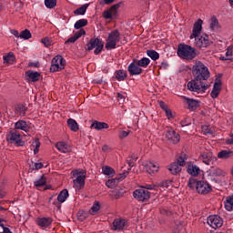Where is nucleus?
<instances>
[{
	"mask_svg": "<svg viewBox=\"0 0 233 233\" xmlns=\"http://www.w3.org/2000/svg\"><path fill=\"white\" fill-rule=\"evenodd\" d=\"M201 30H203V20L198 19L193 25L190 39H195V45L198 48H207V46H209L210 45V40L207 34H202L199 36Z\"/></svg>",
	"mask_w": 233,
	"mask_h": 233,
	"instance_id": "nucleus-1",
	"label": "nucleus"
},
{
	"mask_svg": "<svg viewBox=\"0 0 233 233\" xmlns=\"http://www.w3.org/2000/svg\"><path fill=\"white\" fill-rule=\"evenodd\" d=\"M193 77L201 79L202 81H208L210 79V70L203 62L196 60L191 68Z\"/></svg>",
	"mask_w": 233,
	"mask_h": 233,
	"instance_id": "nucleus-2",
	"label": "nucleus"
},
{
	"mask_svg": "<svg viewBox=\"0 0 233 233\" xmlns=\"http://www.w3.org/2000/svg\"><path fill=\"white\" fill-rule=\"evenodd\" d=\"M177 54L180 59H185L186 61H192V59L198 57V50L187 44L178 45Z\"/></svg>",
	"mask_w": 233,
	"mask_h": 233,
	"instance_id": "nucleus-3",
	"label": "nucleus"
},
{
	"mask_svg": "<svg viewBox=\"0 0 233 233\" xmlns=\"http://www.w3.org/2000/svg\"><path fill=\"white\" fill-rule=\"evenodd\" d=\"M200 78L194 77L187 83V90L196 94H205L208 90V85Z\"/></svg>",
	"mask_w": 233,
	"mask_h": 233,
	"instance_id": "nucleus-4",
	"label": "nucleus"
},
{
	"mask_svg": "<svg viewBox=\"0 0 233 233\" xmlns=\"http://www.w3.org/2000/svg\"><path fill=\"white\" fill-rule=\"evenodd\" d=\"M73 176H76V179L73 180V187L76 190H81L85 187V181L86 179V171L83 169H76L73 171Z\"/></svg>",
	"mask_w": 233,
	"mask_h": 233,
	"instance_id": "nucleus-5",
	"label": "nucleus"
},
{
	"mask_svg": "<svg viewBox=\"0 0 233 233\" xmlns=\"http://www.w3.org/2000/svg\"><path fill=\"white\" fill-rule=\"evenodd\" d=\"M121 41V34L118 30H113L108 34L106 48V50H114L117 46V43Z\"/></svg>",
	"mask_w": 233,
	"mask_h": 233,
	"instance_id": "nucleus-6",
	"label": "nucleus"
},
{
	"mask_svg": "<svg viewBox=\"0 0 233 233\" xmlns=\"http://www.w3.org/2000/svg\"><path fill=\"white\" fill-rule=\"evenodd\" d=\"M66 65V60L58 55L52 59L50 70L51 72H61V70H65Z\"/></svg>",
	"mask_w": 233,
	"mask_h": 233,
	"instance_id": "nucleus-7",
	"label": "nucleus"
},
{
	"mask_svg": "<svg viewBox=\"0 0 233 233\" xmlns=\"http://www.w3.org/2000/svg\"><path fill=\"white\" fill-rule=\"evenodd\" d=\"M86 46H87V50L89 51L94 50L95 48L94 53L96 54V56H97L98 54H101L105 45L103 44V41H101L99 38H93L89 41Z\"/></svg>",
	"mask_w": 233,
	"mask_h": 233,
	"instance_id": "nucleus-8",
	"label": "nucleus"
},
{
	"mask_svg": "<svg viewBox=\"0 0 233 233\" xmlns=\"http://www.w3.org/2000/svg\"><path fill=\"white\" fill-rule=\"evenodd\" d=\"M197 192L204 196L210 194V192H212V186L205 180H198Z\"/></svg>",
	"mask_w": 233,
	"mask_h": 233,
	"instance_id": "nucleus-9",
	"label": "nucleus"
},
{
	"mask_svg": "<svg viewBox=\"0 0 233 233\" xmlns=\"http://www.w3.org/2000/svg\"><path fill=\"white\" fill-rule=\"evenodd\" d=\"M165 137L167 141H168V143H171L172 145H177V143L181 141V137L173 128H168L167 130H166Z\"/></svg>",
	"mask_w": 233,
	"mask_h": 233,
	"instance_id": "nucleus-10",
	"label": "nucleus"
},
{
	"mask_svg": "<svg viewBox=\"0 0 233 233\" xmlns=\"http://www.w3.org/2000/svg\"><path fill=\"white\" fill-rule=\"evenodd\" d=\"M208 225L211 227V228H214L215 230L217 228H221L223 227V218L218 215H211L207 219Z\"/></svg>",
	"mask_w": 233,
	"mask_h": 233,
	"instance_id": "nucleus-11",
	"label": "nucleus"
},
{
	"mask_svg": "<svg viewBox=\"0 0 233 233\" xmlns=\"http://www.w3.org/2000/svg\"><path fill=\"white\" fill-rule=\"evenodd\" d=\"M133 197L135 199H137V201L145 202L150 199V193L145 188H139L133 192Z\"/></svg>",
	"mask_w": 233,
	"mask_h": 233,
	"instance_id": "nucleus-12",
	"label": "nucleus"
},
{
	"mask_svg": "<svg viewBox=\"0 0 233 233\" xmlns=\"http://www.w3.org/2000/svg\"><path fill=\"white\" fill-rule=\"evenodd\" d=\"M6 141L8 143H15V145L22 146L21 134L17 131H10L6 136Z\"/></svg>",
	"mask_w": 233,
	"mask_h": 233,
	"instance_id": "nucleus-13",
	"label": "nucleus"
},
{
	"mask_svg": "<svg viewBox=\"0 0 233 233\" xmlns=\"http://www.w3.org/2000/svg\"><path fill=\"white\" fill-rule=\"evenodd\" d=\"M127 72H129L131 76H141V74H143V68H141L134 59L127 66Z\"/></svg>",
	"mask_w": 233,
	"mask_h": 233,
	"instance_id": "nucleus-14",
	"label": "nucleus"
},
{
	"mask_svg": "<svg viewBox=\"0 0 233 233\" xmlns=\"http://www.w3.org/2000/svg\"><path fill=\"white\" fill-rule=\"evenodd\" d=\"M119 9V4L114 5L108 10L103 12L104 19H113L117 15V10Z\"/></svg>",
	"mask_w": 233,
	"mask_h": 233,
	"instance_id": "nucleus-15",
	"label": "nucleus"
},
{
	"mask_svg": "<svg viewBox=\"0 0 233 233\" xmlns=\"http://www.w3.org/2000/svg\"><path fill=\"white\" fill-rule=\"evenodd\" d=\"M221 86H222L221 78L217 77L213 85V89L210 93L212 99H216L218 96H219V94L221 93Z\"/></svg>",
	"mask_w": 233,
	"mask_h": 233,
	"instance_id": "nucleus-16",
	"label": "nucleus"
},
{
	"mask_svg": "<svg viewBox=\"0 0 233 233\" xmlns=\"http://www.w3.org/2000/svg\"><path fill=\"white\" fill-rule=\"evenodd\" d=\"M125 227H127V220L123 218H116L113 221V226L111 228V230H116L117 232H121V230L125 229Z\"/></svg>",
	"mask_w": 233,
	"mask_h": 233,
	"instance_id": "nucleus-17",
	"label": "nucleus"
},
{
	"mask_svg": "<svg viewBox=\"0 0 233 233\" xmlns=\"http://www.w3.org/2000/svg\"><path fill=\"white\" fill-rule=\"evenodd\" d=\"M56 148L58 150V152H61L62 154H68L72 152V147L68 145V143L65 141H59L56 144Z\"/></svg>",
	"mask_w": 233,
	"mask_h": 233,
	"instance_id": "nucleus-18",
	"label": "nucleus"
},
{
	"mask_svg": "<svg viewBox=\"0 0 233 233\" xmlns=\"http://www.w3.org/2000/svg\"><path fill=\"white\" fill-rule=\"evenodd\" d=\"M39 77H41V74L39 72L28 70L25 72V81L28 83H35V81H39Z\"/></svg>",
	"mask_w": 233,
	"mask_h": 233,
	"instance_id": "nucleus-19",
	"label": "nucleus"
},
{
	"mask_svg": "<svg viewBox=\"0 0 233 233\" xmlns=\"http://www.w3.org/2000/svg\"><path fill=\"white\" fill-rule=\"evenodd\" d=\"M36 225L41 228H48L50 225H52V218H38L35 220Z\"/></svg>",
	"mask_w": 233,
	"mask_h": 233,
	"instance_id": "nucleus-20",
	"label": "nucleus"
},
{
	"mask_svg": "<svg viewBox=\"0 0 233 233\" xmlns=\"http://www.w3.org/2000/svg\"><path fill=\"white\" fill-rule=\"evenodd\" d=\"M181 99L187 103L189 110H196L199 106V102L196 99L188 98L185 96H182Z\"/></svg>",
	"mask_w": 233,
	"mask_h": 233,
	"instance_id": "nucleus-21",
	"label": "nucleus"
},
{
	"mask_svg": "<svg viewBox=\"0 0 233 233\" xmlns=\"http://www.w3.org/2000/svg\"><path fill=\"white\" fill-rule=\"evenodd\" d=\"M144 167L147 174H156V172L159 171V164H156L154 162H147Z\"/></svg>",
	"mask_w": 233,
	"mask_h": 233,
	"instance_id": "nucleus-22",
	"label": "nucleus"
},
{
	"mask_svg": "<svg viewBox=\"0 0 233 233\" xmlns=\"http://www.w3.org/2000/svg\"><path fill=\"white\" fill-rule=\"evenodd\" d=\"M187 173L193 177H198L199 174H201V168L199 167L190 163L187 166Z\"/></svg>",
	"mask_w": 233,
	"mask_h": 233,
	"instance_id": "nucleus-23",
	"label": "nucleus"
},
{
	"mask_svg": "<svg viewBox=\"0 0 233 233\" xmlns=\"http://www.w3.org/2000/svg\"><path fill=\"white\" fill-rule=\"evenodd\" d=\"M209 28L212 32H218L221 28V25H219V20H218V17L216 15L211 16L209 20Z\"/></svg>",
	"mask_w": 233,
	"mask_h": 233,
	"instance_id": "nucleus-24",
	"label": "nucleus"
},
{
	"mask_svg": "<svg viewBox=\"0 0 233 233\" xmlns=\"http://www.w3.org/2000/svg\"><path fill=\"white\" fill-rule=\"evenodd\" d=\"M199 159L202 163L208 166L212 161V153L209 151L202 152L199 156Z\"/></svg>",
	"mask_w": 233,
	"mask_h": 233,
	"instance_id": "nucleus-25",
	"label": "nucleus"
},
{
	"mask_svg": "<svg viewBox=\"0 0 233 233\" xmlns=\"http://www.w3.org/2000/svg\"><path fill=\"white\" fill-rule=\"evenodd\" d=\"M15 130H23L24 132H28L30 130V126L26 124V121L25 120H18L15 124Z\"/></svg>",
	"mask_w": 233,
	"mask_h": 233,
	"instance_id": "nucleus-26",
	"label": "nucleus"
},
{
	"mask_svg": "<svg viewBox=\"0 0 233 233\" xmlns=\"http://www.w3.org/2000/svg\"><path fill=\"white\" fill-rule=\"evenodd\" d=\"M91 128H95V130H105L108 128V124L105 122L95 121L91 124Z\"/></svg>",
	"mask_w": 233,
	"mask_h": 233,
	"instance_id": "nucleus-27",
	"label": "nucleus"
},
{
	"mask_svg": "<svg viewBox=\"0 0 233 233\" xmlns=\"http://www.w3.org/2000/svg\"><path fill=\"white\" fill-rule=\"evenodd\" d=\"M102 174H104V176H108L109 177H114V176H116V170L110 167V166H103Z\"/></svg>",
	"mask_w": 233,
	"mask_h": 233,
	"instance_id": "nucleus-28",
	"label": "nucleus"
},
{
	"mask_svg": "<svg viewBox=\"0 0 233 233\" xmlns=\"http://www.w3.org/2000/svg\"><path fill=\"white\" fill-rule=\"evenodd\" d=\"M4 59V65H14V61H15V56H14V53L10 52L7 55H5L3 56Z\"/></svg>",
	"mask_w": 233,
	"mask_h": 233,
	"instance_id": "nucleus-29",
	"label": "nucleus"
},
{
	"mask_svg": "<svg viewBox=\"0 0 233 233\" xmlns=\"http://www.w3.org/2000/svg\"><path fill=\"white\" fill-rule=\"evenodd\" d=\"M67 126L72 132H77L79 130V124L74 118L67 119Z\"/></svg>",
	"mask_w": 233,
	"mask_h": 233,
	"instance_id": "nucleus-30",
	"label": "nucleus"
},
{
	"mask_svg": "<svg viewBox=\"0 0 233 233\" xmlns=\"http://www.w3.org/2000/svg\"><path fill=\"white\" fill-rule=\"evenodd\" d=\"M211 176H213V177H225V176H227V171L219 168V167H217L215 169H213L211 172H210Z\"/></svg>",
	"mask_w": 233,
	"mask_h": 233,
	"instance_id": "nucleus-31",
	"label": "nucleus"
},
{
	"mask_svg": "<svg viewBox=\"0 0 233 233\" xmlns=\"http://www.w3.org/2000/svg\"><path fill=\"white\" fill-rule=\"evenodd\" d=\"M233 151L232 150H222L218 153V159H228V157H232Z\"/></svg>",
	"mask_w": 233,
	"mask_h": 233,
	"instance_id": "nucleus-32",
	"label": "nucleus"
},
{
	"mask_svg": "<svg viewBox=\"0 0 233 233\" xmlns=\"http://www.w3.org/2000/svg\"><path fill=\"white\" fill-rule=\"evenodd\" d=\"M68 189H63L57 196V201L59 203H65L68 199Z\"/></svg>",
	"mask_w": 233,
	"mask_h": 233,
	"instance_id": "nucleus-33",
	"label": "nucleus"
},
{
	"mask_svg": "<svg viewBox=\"0 0 233 233\" xmlns=\"http://www.w3.org/2000/svg\"><path fill=\"white\" fill-rule=\"evenodd\" d=\"M168 170L172 174H179L181 171V166L177 165V162H173L171 165L168 166Z\"/></svg>",
	"mask_w": 233,
	"mask_h": 233,
	"instance_id": "nucleus-34",
	"label": "nucleus"
},
{
	"mask_svg": "<svg viewBox=\"0 0 233 233\" xmlns=\"http://www.w3.org/2000/svg\"><path fill=\"white\" fill-rule=\"evenodd\" d=\"M136 60V59H135ZM140 68H147L150 65V59L148 57H143L140 60H136Z\"/></svg>",
	"mask_w": 233,
	"mask_h": 233,
	"instance_id": "nucleus-35",
	"label": "nucleus"
},
{
	"mask_svg": "<svg viewBox=\"0 0 233 233\" xmlns=\"http://www.w3.org/2000/svg\"><path fill=\"white\" fill-rule=\"evenodd\" d=\"M100 209H101V205L99 204L98 201H95L89 210V214H91V216H96Z\"/></svg>",
	"mask_w": 233,
	"mask_h": 233,
	"instance_id": "nucleus-36",
	"label": "nucleus"
},
{
	"mask_svg": "<svg viewBox=\"0 0 233 233\" xmlns=\"http://www.w3.org/2000/svg\"><path fill=\"white\" fill-rule=\"evenodd\" d=\"M187 159H188V155H187L186 153H181L177 158V164L179 167H185V163Z\"/></svg>",
	"mask_w": 233,
	"mask_h": 233,
	"instance_id": "nucleus-37",
	"label": "nucleus"
},
{
	"mask_svg": "<svg viewBox=\"0 0 233 233\" xmlns=\"http://www.w3.org/2000/svg\"><path fill=\"white\" fill-rule=\"evenodd\" d=\"M225 208L228 212H232L233 210V196L228 197L225 201Z\"/></svg>",
	"mask_w": 233,
	"mask_h": 233,
	"instance_id": "nucleus-38",
	"label": "nucleus"
},
{
	"mask_svg": "<svg viewBox=\"0 0 233 233\" xmlns=\"http://www.w3.org/2000/svg\"><path fill=\"white\" fill-rule=\"evenodd\" d=\"M41 142H39V138H35L31 145V149L34 151V154H37V152H39Z\"/></svg>",
	"mask_w": 233,
	"mask_h": 233,
	"instance_id": "nucleus-39",
	"label": "nucleus"
},
{
	"mask_svg": "<svg viewBox=\"0 0 233 233\" xmlns=\"http://www.w3.org/2000/svg\"><path fill=\"white\" fill-rule=\"evenodd\" d=\"M147 56H148V57H150V59L153 61H157V59H159V53L155 50H147Z\"/></svg>",
	"mask_w": 233,
	"mask_h": 233,
	"instance_id": "nucleus-40",
	"label": "nucleus"
},
{
	"mask_svg": "<svg viewBox=\"0 0 233 233\" xmlns=\"http://www.w3.org/2000/svg\"><path fill=\"white\" fill-rule=\"evenodd\" d=\"M86 25H88V20L80 19V20L76 22L75 28H76V30H79L81 28H83V26H86Z\"/></svg>",
	"mask_w": 233,
	"mask_h": 233,
	"instance_id": "nucleus-41",
	"label": "nucleus"
},
{
	"mask_svg": "<svg viewBox=\"0 0 233 233\" xmlns=\"http://www.w3.org/2000/svg\"><path fill=\"white\" fill-rule=\"evenodd\" d=\"M116 77L117 81H125V79H127V72L124 70H118L116 72Z\"/></svg>",
	"mask_w": 233,
	"mask_h": 233,
	"instance_id": "nucleus-42",
	"label": "nucleus"
},
{
	"mask_svg": "<svg viewBox=\"0 0 233 233\" xmlns=\"http://www.w3.org/2000/svg\"><path fill=\"white\" fill-rule=\"evenodd\" d=\"M117 181H119L117 178L108 179L106 182V186L107 188H116V187H117Z\"/></svg>",
	"mask_w": 233,
	"mask_h": 233,
	"instance_id": "nucleus-43",
	"label": "nucleus"
},
{
	"mask_svg": "<svg viewBox=\"0 0 233 233\" xmlns=\"http://www.w3.org/2000/svg\"><path fill=\"white\" fill-rule=\"evenodd\" d=\"M230 57H232V46H229L227 48L226 56H220L219 59H220V61H228V59H230Z\"/></svg>",
	"mask_w": 233,
	"mask_h": 233,
	"instance_id": "nucleus-44",
	"label": "nucleus"
},
{
	"mask_svg": "<svg viewBox=\"0 0 233 233\" xmlns=\"http://www.w3.org/2000/svg\"><path fill=\"white\" fill-rule=\"evenodd\" d=\"M86 8H88V5H84L81 7L77 8L75 11L76 15H85V14H86Z\"/></svg>",
	"mask_w": 233,
	"mask_h": 233,
	"instance_id": "nucleus-45",
	"label": "nucleus"
},
{
	"mask_svg": "<svg viewBox=\"0 0 233 233\" xmlns=\"http://www.w3.org/2000/svg\"><path fill=\"white\" fill-rule=\"evenodd\" d=\"M35 187H45L46 185V177L42 176L38 180L34 182Z\"/></svg>",
	"mask_w": 233,
	"mask_h": 233,
	"instance_id": "nucleus-46",
	"label": "nucleus"
},
{
	"mask_svg": "<svg viewBox=\"0 0 233 233\" xmlns=\"http://www.w3.org/2000/svg\"><path fill=\"white\" fill-rule=\"evenodd\" d=\"M32 38V33H30V30L25 29L20 33V39H31Z\"/></svg>",
	"mask_w": 233,
	"mask_h": 233,
	"instance_id": "nucleus-47",
	"label": "nucleus"
},
{
	"mask_svg": "<svg viewBox=\"0 0 233 233\" xmlns=\"http://www.w3.org/2000/svg\"><path fill=\"white\" fill-rule=\"evenodd\" d=\"M45 5L49 9L56 8L57 6V0H45Z\"/></svg>",
	"mask_w": 233,
	"mask_h": 233,
	"instance_id": "nucleus-48",
	"label": "nucleus"
},
{
	"mask_svg": "<svg viewBox=\"0 0 233 233\" xmlns=\"http://www.w3.org/2000/svg\"><path fill=\"white\" fill-rule=\"evenodd\" d=\"M117 101L120 105H123L125 103V99H127V93H117Z\"/></svg>",
	"mask_w": 233,
	"mask_h": 233,
	"instance_id": "nucleus-49",
	"label": "nucleus"
},
{
	"mask_svg": "<svg viewBox=\"0 0 233 233\" xmlns=\"http://www.w3.org/2000/svg\"><path fill=\"white\" fill-rule=\"evenodd\" d=\"M187 185L189 188H196L198 190V180L196 178H189Z\"/></svg>",
	"mask_w": 233,
	"mask_h": 233,
	"instance_id": "nucleus-50",
	"label": "nucleus"
},
{
	"mask_svg": "<svg viewBox=\"0 0 233 233\" xmlns=\"http://www.w3.org/2000/svg\"><path fill=\"white\" fill-rule=\"evenodd\" d=\"M41 43H43V45L46 47L52 46V39H50L49 37L43 38L41 40Z\"/></svg>",
	"mask_w": 233,
	"mask_h": 233,
	"instance_id": "nucleus-51",
	"label": "nucleus"
},
{
	"mask_svg": "<svg viewBox=\"0 0 233 233\" xmlns=\"http://www.w3.org/2000/svg\"><path fill=\"white\" fill-rule=\"evenodd\" d=\"M44 165L42 162H36L34 164V166L32 167L33 170H41V168H43Z\"/></svg>",
	"mask_w": 233,
	"mask_h": 233,
	"instance_id": "nucleus-52",
	"label": "nucleus"
},
{
	"mask_svg": "<svg viewBox=\"0 0 233 233\" xmlns=\"http://www.w3.org/2000/svg\"><path fill=\"white\" fill-rule=\"evenodd\" d=\"M86 34V31H85V29H80L79 31H77L76 33H75V36L79 39V37H81L82 35H85Z\"/></svg>",
	"mask_w": 233,
	"mask_h": 233,
	"instance_id": "nucleus-53",
	"label": "nucleus"
},
{
	"mask_svg": "<svg viewBox=\"0 0 233 233\" xmlns=\"http://www.w3.org/2000/svg\"><path fill=\"white\" fill-rule=\"evenodd\" d=\"M165 114L167 119H174V114H172V110H170V108L166 109Z\"/></svg>",
	"mask_w": 233,
	"mask_h": 233,
	"instance_id": "nucleus-54",
	"label": "nucleus"
},
{
	"mask_svg": "<svg viewBox=\"0 0 233 233\" xmlns=\"http://www.w3.org/2000/svg\"><path fill=\"white\" fill-rule=\"evenodd\" d=\"M130 134V131H121L119 133V138L125 139V137H128V135Z\"/></svg>",
	"mask_w": 233,
	"mask_h": 233,
	"instance_id": "nucleus-55",
	"label": "nucleus"
},
{
	"mask_svg": "<svg viewBox=\"0 0 233 233\" xmlns=\"http://www.w3.org/2000/svg\"><path fill=\"white\" fill-rule=\"evenodd\" d=\"M201 130L203 134H212L208 126H202Z\"/></svg>",
	"mask_w": 233,
	"mask_h": 233,
	"instance_id": "nucleus-56",
	"label": "nucleus"
},
{
	"mask_svg": "<svg viewBox=\"0 0 233 233\" xmlns=\"http://www.w3.org/2000/svg\"><path fill=\"white\" fill-rule=\"evenodd\" d=\"M190 119L189 118H184L181 122L180 125L181 127H188L190 125Z\"/></svg>",
	"mask_w": 233,
	"mask_h": 233,
	"instance_id": "nucleus-57",
	"label": "nucleus"
},
{
	"mask_svg": "<svg viewBox=\"0 0 233 233\" xmlns=\"http://www.w3.org/2000/svg\"><path fill=\"white\" fill-rule=\"evenodd\" d=\"M226 145H233V133H230L229 138L226 139Z\"/></svg>",
	"mask_w": 233,
	"mask_h": 233,
	"instance_id": "nucleus-58",
	"label": "nucleus"
},
{
	"mask_svg": "<svg viewBox=\"0 0 233 233\" xmlns=\"http://www.w3.org/2000/svg\"><path fill=\"white\" fill-rule=\"evenodd\" d=\"M159 106L162 108V110H164V112L168 109V106H167V104H165L163 101L159 102Z\"/></svg>",
	"mask_w": 233,
	"mask_h": 233,
	"instance_id": "nucleus-59",
	"label": "nucleus"
},
{
	"mask_svg": "<svg viewBox=\"0 0 233 233\" xmlns=\"http://www.w3.org/2000/svg\"><path fill=\"white\" fill-rule=\"evenodd\" d=\"M10 32L13 35H15V37H17V38L21 37V34H19V31L15 29H12Z\"/></svg>",
	"mask_w": 233,
	"mask_h": 233,
	"instance_id": "nucleus-60",
	"label": "nucleus"
},
{
	"mask_svg": "<svg viewBox=\"0 0 233 233\" xmlns=\"http://www.w3.org/2000/svg\"><path fill=\"white\" fill-rule=\"evenodd\" d=\"M76 40H77V38H76V37L75 36V35H74V36H71L70 38H68V39L66 41V43H76Z\"/></svg>",
	"mask_w": 233,
	"mask_h": 233,
	"instance_id": "nucleus-61",
	"label": "nucleus"
},
{
	"mask_svg": "<svg viewBox=\"0 0 233 233\" xmlns=\"http://www.w3.org/2000/svg\"><path fill=\"white\" fill-rule=\"evenodd\" d=\"M143 188L146 190H154L155 187L152 185H146Z\"/></svg>",
	"mask_w": 233,
	"mask_h": 233,
	"instance_id": "nucleus-62",
	"label": "nucleus"
},
{
	"mask_svg": "<svg viewBox=\"0 0 233 233\" xmlns=\"http://www.w3.org/2000/svg\"><path fill=\"white\" fill-rule=\"evenodd\" d=\"M128 176V171H125L123 174H120L119 179H125Z\"/></svg>",
	"mask_w": 233,
	"mask_h": 233,
	"instance_id": "nucleus-63",
	"label": "nucleus"
},
{
	"mask_svg": "<svg viewBox=\"0 0 233 233\" xmlns=\"http://www.w3.org/2000/svg\"><path fill=\"white\" fill-rule=\"evenodd\" d=\"M170 185H172L171 180H167L166 182H163V187H170Z\"/></svg>",
	"mask_w": 233,
	"mask_h": 233,
	"instance_id": "nucleus-64",
	"label": "nucleus"
}]
</instances>
